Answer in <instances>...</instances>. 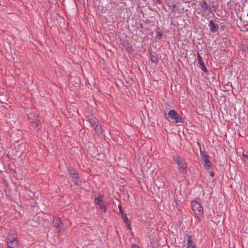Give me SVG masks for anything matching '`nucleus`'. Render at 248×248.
<instances>
[{
  "mask_svg": "<svg viewBox=\"0 0 248 248\" xmlns=\"http://www.w3.org/2000/svg\"><path fill=\"white\" fill-rule=\"evenodd\" d=\"M103 197L102 195H100L97 197H95L94 202L102 212L105 213L107 211V208L106 205L103 201Z\"/></svg>",
  "mask_w": 248,
  "mask_h": 248,
  "instance_id": "nucleus-6",
  "label": "nucleus"
},
{
  "mask_svg": "<svg viewBox=\"0 0 248 248\" xmlns=\"http://www.w3.org/2000/svg\"><path fill=\"white\" fill-rule=\"evenodd\" d=\"M121 217H122V219H123L124 222L125 223V224L126 225H127V227L128 229H131L130 225L129 223V220H128V217H127L126 215L124 213H122V216H121Z\"/></svg>",
  "mask_w": 248,
  "mask_h": 248,
  "instance_id": "nucleus-14",
  "label": "nucleus"
},
{
  "mask_svg": "<svg viewBox=\"0 0 248 248\" xmlns=\"http://www.w3.org/2000/svg\"><path fill=\"white\" fill-rule=\"evenodd\" d=\"M187 248H197L196 245L194 244L192 236L188 235L187 236Z\"/></svg>",
  "mask_w": 248,
  "mask_h": 248,
  "instance_id": "nucleus-10",
  "label": "nucleus"
},
{
  "mask_svg": "<svg viewBox=\"0 0 248 248\" xmlns=\"http://www.w3.org/2000/svg\"><path fill=\"white\" fill-rule=\"evenodd\" d=\"M72 179L76 185L79 186L81 185V181L79 179V175L73 178Z\"/></svg>",
  "mask_w": 248,
  "mask_h": 248,
  "instance_id": "nucleus-15",
  "label": "nucleus"
},
{
  "mask_svg": "<svg viewBox=\"0 0 248 248\" xmlns=\"http://www.w3.org/2000/svg\"><path fill=\"white\" fill-rule=\"evenodd\" d=\"M156 0V1H157V2L158 3H159V4H160V3H161V0Z\"/></svg>",
  "mask_w": 248,
  "mask_h": 248,
  "instance_id": "nucleus-26",
  "label": "nucleus"
},
{
  "mask_svg": "<svg viewBox=\"0 0 248 248\" xmlns=\"http://www.w3.org/2000/svg\"><path fill=\"white\" fill-rule=\"evenodd\" d=\"M156 37L159 39H161L162 36V32L159 30V28H157L156 30Z\"/></svg>",
  "mask_w": 248,
  "mask_h": 248,
  "instance_id": "nucleus-16",
  "label": "nucleus"
},
{
  "mask_svg": "<svg viewBox=\"0 0 248 248\" xmlns=\"http://www.w3.org/2000/svg\"><path fill=\"white\" fill-rule=\"evenodd\" d=\"M119 208L120 212L121 213V216H122V213H123V212L122 211V210L121 209V206L120 205H119Z\"/></svg>",
  "mask_w": 248,
  "mask_h": 248,
  "instance_id": "nucleus-24",
  "label": "nucleus"
},
{
  "mask_svg": "<svg viewBox=\"0 0 248 248\" xmlns=\"http://www.w3.org/2000/svg\"><path fill=\"white\" fill-rule=\"evenodd\" d=\"M28 118L31 120V123L35 124V126L38 130L41 128L40 121L39 120L38 115L33 112H31L28 115Z\"/></svg>",
  "mask_w": 248,
  "mask_h": 248,
  "instance_id": "nucleus-7",
  "label": "nucleus"
},
{
  "mask_svg": "<svg viewBox=\"0 0 248 248\" xmlns=\"http://www.w3.org/2000/svg\"><path fill=\"white\" fill-rule=\"evenodd\" d=\"M209 26L210 27V31L213 33L217 31L219 29L218 26L215 24L213 20H210Z\"/></svg>",
  "mask_w": 248,
  "mask_h": 248,
  "instance_id": "nucleus-11",
  "label": "nucleus"
},
{
  "mask_svg": "<svg viewBox=\"0 0 248 248\" xmlns=\"http://www.w3.org/2000/svg\"><path fill=\"white\" fill-rule=\"evenodd\" d=\"M210 175L211 176V177H213L214 176V173L213 171H210Z\"/></svg>",
  "mask_w": 248,
  "mask_h": 248,
  "instance_id": "nucleus-23",
  "label": "nucleus"
},
{
  "mask_svg": "<svg viewBox=\"0 0 248 248\" xmlns=\"http://www.w3.org/2000/svg\"><path fill=\"white\" fill-rule=\"evenodd\" d=\"M131 247L132 248H140V247H139V246L138 245L135 244H132L131 245Z\"/></svg>",
  "mask_w": 248,
  "mask_h": 248,
  "instance_id": "nucleus-21",
  "label": "nucleus"
},
{
  "mask_svg": "<svg viewBox=\"0 0 248 248\" xmlns=\"http://www.w3.org/2000/svg\"><path fill=\"white\" fill-rule=\"evenodd\" d=\"M68 171L72 178L79 175L77 170L73 167H69Z\"/></svg>",
  "mask_w": 248,
  "mask_h": 248,
  "instance_id": "nucleus-12",
  "label": "nucleus"
},
{
  "mask_svg": "<svg viewBox=\"0 0 248 248\" xmlns=\"http://www.w3.org/2000/svg\"><path fill=\"white\" fill-rule=\"evenodd\" d=\"M243 160L244 161L248 162V156L245 154L243 155Z\"/></svg>",
  "mask_w": 248,
  "mask_h": 248,
  "instance_id": "nucleus-20",
  "label": "nucleus"
},
{
  "mask_svg": "<svg viewBox=\"0 0 248 248\" xmlns=\"http://www.w3.org/2000/svg\"><path fill=\"white\" fill-rule=\"evenodd\" d=\"M201 158L202 163L207 170H210L212 169V164L209 160V156L206 154L202 155Z\"/></svg>",
  "mask_w": 248,
  "mask_h": 248,
  "instance_id": "nucleus-5",
  "label": "nucleus"
},
{
  "mask_svg": "<svg viewBox=\"0 0 248 248\" xmlns=\"http://www.w3.org/2000/svg\"><path fill=\"white\" fill-rule=\"evenodd\" d=\"M7 248H18V242L15 237L9 236L7 238Z\"/></svg>",
  "mask_w": 248,
  "mask_h": 248,
  "instance_id": "nucleus-8",
  "label": "nucleus"
},
{
  "mask_svg": "<svg viewBox=\"0 0 248 248\" xmlns=\"http://www.w3.org/2000/svg\"><path fill=\"white\" fill-rule=\"evenodd\" d=\"M174 161L176 163L179 167V170L180 172L185 174L187 172L186 164L184 160L181 159L178 155H175L173 157Z\"/></svg>",
  "mask_w": 248,
  "mask_h": 248,
  "instance_id": "nucleus-3",
  "label": "nucleus"
},
{
  "mask_svg": "<svg viewBox=\"0 0 248 248\" xmlns=\"http://www.w3.org/2000/svg\"><path fill=\"white\" fill-rule=\"evenodd\" d=\"M127 51H130V50H132V47H128L127 48Z\"/></svg>",
  "mask_w": 248,
  "mask_h": 248,
  "instance_id": "nucleus-25",
  "label": "nucleus"
},
{
  "mask_svg": "<svg viewBox=\"0 0 248 248\" xmlns=\"http://www.w3.org/2000/svg\"><path fill=\"white\" fill-rule=\"evenodd\" d=\"M92 127L94 129L95 132L98 135L102 133L101 126L99 124V122L97 123V124L93 125Z\"/></svg>",
  "mask_w": 248,
  "mask_h": 248,
  "instance_id": "nucleus-13",
  "label": "nucleus"
},
{
  "mask_svg": "<svg viewBox=\"0 0 248 248\" xmlns=\"http://www.w3.org/2000/svg\"><path fill=\"white\" fill-rule=\"evenodd\" d=\"M199 5H200L203 12H207V14L212 13L211 7L208 5L205 0L202 1Z\"/></svg>",
  "mask_w": 248,
  "mask_h": 248,
  "instance_id": "nucleus-9",
  "label": "nucleus"
},
{
  "mask_svg": "<svg viewBox=\"0 0 248 248\" xmlns=\"http://www.w3.org/2000/svg\"><path fill=\"white\" fill-rule=\"evenodd\" d=\"M192 210L196 216L201 219L203 214V208L201 204L197 201H193L191 202Z\"/></svg>",
  "mask_w": 248,
  "mask_h": 248,
  "instance_id": "nucleus-2",
  "label": "nucleus"
},
{
  "mask_svg": "<svg viewBox=\"0 0 248 248\" xmlns=\"http://www.w3.org/2000/svg\"><path fill=\"white\" fill-rule=\"evenodd\" d=\"M151 60L152 62L156 63L158 62L157 58L154 56L153 54H151L150 55Z\"/></svg>",
  "mask_w": 248,
  "mask_h": 248,
  "instance_id": "nucleus-19",
  "label": "nucleus"
},
{
  "mask_svg": "<svg viewBox=\"0 0 248 248\" xmlns=\"http://www.w3.org/2000/svg\"><path fill=\"white\" fill-rule=\"evenodd\" d=\"M89 122L91 124V125L92 126L93 125L97 124L98 122L97 121L95 118H93L89 120Z\"/></svg>",
  "mask_w": 248,
  "mask_h": 248,
  "instance_id": "nucleus-18",
  "label": "nucleus"
},
{
  "mask_svg": "<svg viewBox=\"0 0 248 248\" xmlns=\"http://www.w3.org/2000/svg\"><path fill=\"white\" fill-rule=\"evenodd\" d=\"M201 66L202 67V69L204 72H206L207 71V70L206 67L205 66L204 64V66Z\"/></svg>",
  "mask_w": 248,
  "mask_h": 248,
  "instance_id": "nucleus-22",
  "label": "nucleus"
},
{
  "mask_svg": "<svg viewBox=\"0 0 248 248\" xmlns=\"http://www.w3.org/2000/svg\"><path fill=\"white\" fill-rule=\"evenodd\" d=\"M167 119L172 123H184V118L175 110L172 109L168 113Z\"/></svg>",
  "mask_w": 248,
  "mask_h": 248,
  "instance_id": "nucleus-1",
  "label": "nucleus"
},
{
  "mask_svg": "<svg viewBox=\"0 0 248 248\" xmlns=\"http://www.w3.org/2000/svg\"><path fill=\"white\" fill-rule=\"evenodd\" d=\"M53 225L56 228H59L58 232L62 233L64 232L65 229L63 228V224L59 217H54L53 218Z\"/></svg>",
  "mask_w": 248,
  "mask_h": 248,
  "instance_id": "nucleus-4",
  "label": "nucleus"
},
{
  "mask_svg": "<svg viewBox=\"0 0 248 248\" xmlns=\"http://www.w3.org/2000/svg\"><path fill=\"white\" fill-rule=\"evenodd\" d=\"M197 59L198 61L199 62V63L200 64L201 66H204V62L202 60V57L200 55V54L198 53L197 56Z\"/></svg>",
  "mask_w": 248,
  "mask_h": 248,
  "instance_id": "nucleus-17",
  "label": "nucleus"
}]
</instances>
